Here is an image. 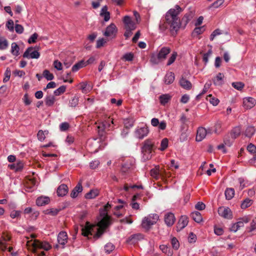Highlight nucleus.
<instances>
[{
    "label": "nucleus",
    "mask_w": 256,
    "mask_h": 256,
    "mask_svg": "<svg viewBox=\"0 0 256 256\" xmlns=\"http://www.w3.org/2000/svg\"><path fill=\"white\" fill-rule=\"evenodd\" d=\"M214 234L218 236H221L224 233V230L220 227H215L214 229Z\"/></svg>",
    "instance_id": "obj_63"
},
{
    "label": "nucleus",
    "mask_w": 256,
    "mask_h": 256,
    "mask_svg": "<svg viewBox=\"0 0 256 256\" xmlns=\"http://www.w3.org/2000/svg\"><path fill=\"white\" fill-rule=\"evenodd\" d=\"M110 122L112 124H113V120L109 118L107 120L103 122L100 124L98 126V134L101 137L103 136L104 130L110 127Z\"/></svg>",
    "instance_id": "obj_11"
},
{
    "label": "nucleus",
    "mask_w": 256,
    "mask_h": 256,
    "mask_svg": "<svg viewBox=\"0 0 256 256\" xmlns=\"http://www.w3.org/2000/svg\"><path fill=\"white\" fill-rule=\"evenodd\" d=\"M100 164V162L98 160H94L92 161L90 164V166L91 168L95 169Z\"/></svg>",
    "instance_id": "obj_64"
},
{
    "label": "nucleus",
    "mask_w": 256,
    "mask_h": 256,
    "mask_svg": "<svg viewBox=\"0 0 256 256\" xmlns=\"http://www.w3.org/2000/svg\"><path fill=\"white\" fill-rule=\"evenodd\" d=\"M176 218L172 212H168L164 216V222L168 226H170L174 224Z\"/></svg>",
    "instance_id": "obj_15"
},
{
    "label": "nucleus",
    "mask_w": 256,
    "mask_h": 256,
    "mask_svg": "<svg viewBox=\"0 0 256 256\" xmlns=\"http://www.w3.org/2000/svg\"><path fill=\"white\" fill-rule=\"evenodd\" d=\"M160 248L164 253H165L168 256H172V251L167 246L164 244L160 245Z\"/></svg>",
    "instance_id": "obj_38"
},
{
    "label": "nucleus",
    "mask_w": 256,
    "mask_h": 256,
    "mask_svg": "<svg viewBox=\"0 0 256 256\" xmlns=\"http://www.w3.org/2000/svg\"><path fill=\"white\" fill-rule=\"evenodd\" d=\"M241 132V128L240 126H236L230 132V136L232 140L238 137Z\"/></svg>",
    "instance_id": "obj_27"
},
{
    "label": "nucleus",
    "mask_w": 256,
    "mask_h": 256,
    "mask_svg": "<svg viewBox=\"0 0 256 256\" xmlns=\"http://www.w3.org/2000/svg\"><path fill=\"white\" fill-rule=\"evenodd\" d=\"M254 132H255L254 128V126H249L246 128V129L245 131L244 134L246 136L251 137L253 136Z\"/></svg>",
    "instance_id": "obj_40"
},
{
    "label": "nucleus",
    "mask_w": 256,
    "mask_h": 256,
    "mask_svg": "<svg viewBox=\"0 0 256 256\" xmlns=\"http://www.w3.org/2000/svg\"><path fill=\"white\" fill-rule=\"evenodd\" d=\"M66 90V86H62L59 87L56 90L54 91V94L56 96H60L62 94H63Z\"/></svg>",
    "instance_id": "obj_48"
},
{
    "label": "nucleus",
    "mask_w": 256,
    "mask_h": 256,
    "mask_svg": "<svg viewBox=\"0 0 256 256\" xmlns=\"http://www.w3.org/2000/svg\"><path fill=\"white\" fill-rule=\"evenodd\" d=\"M20 48L16 42H12L11 44V53L15 56L19 55Z\"/></svg>",
    "instance_id": "obj_34"
},
{
    "label": "nucleus",
    "mask_w": 256,
    "mask_h": 256,
    "mask_svg": "<svg viewBox=\"0 0 256 256\" xmlns=\"http://www.w3.org/2000/svg\"><path fill=\"white\" fill-rule=\"evenodd\" d=\"M192 218L196 222L199 223L202 221V218L198 212H194L191 214Z\"/></svg>",
    "instance_id": "obj_32"
},
{
    "label": "nucleus",
    "mask_w": 256,
    "mask_h": 256,
    "mask_svg": "<svg viewBox=\"0 0 256 256\" xmlns=\"http://www.w3.org/2000/svg\"><path fill=\"white\" fill-rule=\"evenodd\" d=\"M252 204V200L249 198H246L244 200L241 204V208L242 209L246 208L250 206Z\"/></svg>",
    "instance_id": "obj_41"
},
{
    "label": "nucleus",
    "mask_w": 256,
    "mask_h": 256,
    "mask_svg": "<svg viewBox=\"0 0 256 256\" xmlns=\"http://www.w3.org/2000/svg\"><path fill=\"white\" fill-rule=\"evenodd\" d=\"M171 244L173 248L178 250L179 248L180 244L176 238H173L171 240Z\"/></svg>",
    "instance_id": "obj_53"
},
{
    "label": "nucleus",
    "mask_w": 256,
    "mask_h": 256,
    "mask_svg": "<svg viewBox=\"0 0 256 256\" xmlns=\"http://www.w3.org/2000/svg\"><path fill=\"white\" fill-rule=\"evenodd\" d=\"M159 98L160 104L162 105H164L170 100L171 96L168 94H164L160 96Z\"/></svg>",
    "instance_id": "obj_35"
},
{
    "label": "nucleus",
    "mask_w": 256,
    "mask_h": 256,
    "mask_svg": "<svg viewBox=\"0 0 256 256\" xmlns=\"http://www.w3.org/2000/svg\"><path fill=\"white\" fill-rule=\"evenodd\" d=\"M232 86L239 90H242L244 87V84L242 82H234L232 83Z\"/></svg>",
    "instance_id": "obj_49"
},
{
    "label": "nucleus",
    "mask_w": 256,
    "mask_h": 256,
    "mask_svg": "<svg viewBox=\"0 0 256 256\" xmlns=\"http://www.w3.org/2000/svg\"><path fill=\"white\" fill-rule=\"evenodd\" d=\"M150 174V176L156 180L158 179L160 176H164L162 171L160 170L159 166H156L155 168L151 170Z\"/></svg>",
    "instance_id": "obj_18"
},
{
    "label": "nucleus",
    "mask_w": 256,
    "mask_h": 256,
    "mask_svg": "<svg viewBox=\"0 0 256 256\" xmlns=\"http://www.w3.org/2000/svg\"><path fill=\"white\" fill-rule=\"evenodd\" d=\"M168 138H164L162 140L160 143V147L159 148L162 151H164L165 150L168 146Z\"/></svg>",
    "instance_id": "obj_44"
},
{
    "label": "nucleus",
    "mask_w": 256,
    "mask_h": 256,
    "mask_svg": "<svg viewBox=\"0 0 256 256\" xmlns=\"http://www.w3.org/2000/svg\"><path fill=\"white\" fill-rule=\"evenodd\" d=\"M99 194V191L98 189H93L90 190L88 192L85 198L87 199H92L95 198Z\"/></svg>",
    "instance_id": "obj_28"
},
{
    "label": "nucleus",
    "mask_w": 256,
    "mask_h": 256,
    "mask_svg": "<svg viewBox=\"0 0 256 256\" xmlns=\"http://www.w3.org/2000/svg\"><path fill=\"white\" fill-rule=\"evenodd\" d=\"M85 66H86V64H85L84 62L82 60L76 64L74 66H73L72 67V71L74 72H76L80 68Z\"/></svg>",
    "instance_id": "obj_39"
},
{
    "label": "nucleus",
    "mask_w": 256,
    "mask_h": 256,
    "mask_svg": "<svg viewBox=\"0 0 256 256\" xmlns=\"http://www.w3.org/2000/svg\"><path fill=\"white\" fill-rule=\"evenodd\" d=\"M222 122L218 120L214 126V132L216 134H220L222 131Z\"/></svg>",
    "instance_id": "obj_45"
},
{
    "label": "nucleus",
    "mask_w": 256,
    "mask_h": 256,
    "mask_svg": "<svg viewBox=\"0 0 256 256\" xmlns=\"http://www.w3.org/2000/svg\"><path fill=\"white\" fill-rule=\"evenodd\" d=\"M176 56L177 52H174L168 60L167 65L170 66L175 61Z\"/></svg>",
    "instance_id": "obj_50"
},
{
    "label": "nucleus",
    "mask_w": 256,
    "mask_h": 256,
    "mask_svg": "<svg viewBox=\"0 0 256 256\" xmlns=\"http://www.w3.org/2000/svg\"><path fill=\"white\" fill-rule=\"evenodd\" d=\"M149 132L148 127L144 126L143 127H138L134 131V136L140 140L144 138L147 136Z\"/></svg>",
    "instance_id": "obj_9"
},
{
    "label": "nucleus",
    "mask_w": 256,
    "mask_h": 256,
    "mask_svg": "<svg viewBox=\"0 0 256 256\" xmlns=\"http://www.w3.org/2000/svg\"><path fill=\"white\" fill-rule=\"evenodd\" d=\"M15 30L17 33L20 34L24 32V28L22 25L16 24L15 26Z\"/></svg>",
    "instance_id": "obj_62"
},
{
    "label": "nucleus",
    "mask_w": 256,
    "mask_h": 256,
    "mask_svg": "<svg viewBox=\"0 0 256 256\" xmlns=\"http://www.w3.org/2000/svg\"><path fill=\"white\" fill-rule=\"evenodd\" d=\"M40 56L38 50H34L33 47L28 48L23 54V57L28 58H38Z\"/></svg>",
    "instance_id": "obj_10"
},
{
    "label": "nucleus",
    "mask_w": 256,
    "mask_h": 256,
    "mask_svg": "<svg viewBox=\"0 0 256 256\" xmlns=\"http://www.w3.org/2000/svg\"><path fill=\"white\" fill-rule=\"evenodd\" d=\"M54 66L58 70H60L62 69V64L58 60H55L53 63Z\"/></svg>",
    "instance_id": "obj_54"
},
{
    "label": "nucleus",
    "mask_w": 256,
    "mask_h": 256,
    "mask_svg": "<svg viewBox=\"0 0 256 256\" xmlns=\"http://www.w3.org/2000/svg\"><path fill=\"white\" fill-rule=\"evenodd\" d=\"M50 201V200L48 197L40 196L36 199V204L38 206H43L48 204Z\"/></svg>",
    "instance_id": "obj_24"
},
{
    "label": "nucleus",
    "mask_w": 256,
    "mask_h": 256,
    "mask_svg": "<svg viewBox=\"0 0 256 256\" xmlns=\"http://www.w3.org/2000/svg\"><path fill=\"white\" fill-rule=\"evenodd\" d=\"M123 22L126 30L124 36L127 39L132 36V32L136 28V24L135 22L132 20L130 17L128 16L124 17Z\"/></svg>",
    "instance_id": "obj_4"
},
{
    "label": "nucleus",
    "mask_w": 256,
    "mask_h": 256,
    "mask_svg": "<svg viewBox=\"0 0 256 256\" xmlns=\"http://www.w3.org/2000/svg\"><path fill=\"white\" fill-rule=\"evenodd\" d=\"M134 56L132 52H128L125 54L122 58V60L125 61H132L134 59Z\"/></svg>",
    "instance_id": "obj_43"
},
{
    "label": "nucleus",
    "mask_w": 256,
    "mask_h": 256,
    "mask_svg": "<svg viewBox=\"0 0 256 256\" xmlns=\"http://www.w3.org/2000/svg\"><path fill=\"white\" fill-rule=\"evenodd\" d=\"M250 219L247 216H244L243 218H240L238 220V221L233 224L230 230L232 232H237L240 228L243 227L244 226V224H247L249 222Z\"/></svg>",
    "instance_id": "obj_7"
},
{
    "label": "nucleus",
    "mask_w": 256,
    "mask_h": 256,
    "mask_svg": "<svg viewBox=\"0 0 256 256\" xmlns=\"http://www.w3.org/2000/svg\"><path fill=\"white\" fill-rule=\"evenodd\" d=\"M220 216L226 218H231L232 217V212L228 208L220 207L218 210Z\"/></svg>",
    "instance_id": "obj_13"
},
{
    "label": "nucleus",
    "mask_w": 256,
    "mask_h": 256,
    "mask_svg": "<svg viewBox=\"0 0 256 256\" xmlns=\"http://www.w3.org/2000/svg\"><path fill=\"white\" fill-rule=\"evenodd\" d=\"M210 86H211L210 82H206L204 86V87L202 92L198 96H202V94L206 92H208V90L210 88Z\"/></svg>",
    "instance_id": "obj_56"
},
{
    "label": "nucleus",
    "mask_w": 256,
    "mask_h": 256,
    "mask_svg": "<svg viewBox=\"0 0 256 256\" xmlns=\"http://www.w3.org/2000/svg\"><path fill=\"white\" fill-rule=\"evenodd\" d=\"M154 147V143L152 140H146L144 142L143 146L142 148V160L146 161L151 158Z\"/></svg>",
    "instance_id": "obj_3"
},
{
    "label": "nucleus",
    "mask_w": 256,
    "mask_h": 256,
    "mask_svg": "<svg viewBox=\"0 0 256 256\" xmlns=\"http://www.w3.org/2000/svg\"><path fill=\"white\" fill-rule=\"evenodd\" d=\"M100 220L97 225L90 224L88 222L82 228V234L89 238V236H94L98 238L104 233V229L110 224V216L108 215V211L104 208L100 212Z\"/></svg>",
    "instance_id": "obj_2"
},
{
    "label": "nucleus",
    "mask_w": 256,
    "mask_h": 256,
    "mask_svg": "<svg viewBox=\"0 0 256 256\" xmlns=\"http://www.w3.org/2000/svg\"><path fill=\"white\" fill-rule=\"evenodd\" d=\"M70 124L68 122H64L60 125V128L61 131H66L68 129Z\"/></svg>",
    "instance_id": "obj_55"
},
{
    "label": "nucleus",
    "mask_w": 256,
    "mask_h": 256,
    "mask_svg": "<svg viewBox=\"0 0 256 256\" xmlns=\"http://www.w3.org/2000/svg\"><path fill=\"white\" fill-rule=\"evenodd\" d=\"M180 86L184 89L190 90L192 88V84L188 80L184 78H182L179 82Z\"/></svg>",
    "instance_id": "obj_25"
},
{
    "label": "nucleus",
    "mask_w": 256,
    "mask_h": 256,
    "mask_svg": "<svg viewBox=\"0 0 256 256\" xmlns=\"http://www.w3.org/2000/svg\"><path fill=\"white\" fill-rule=\"evenodd\" d=\"M21 214L20 211L13 210L11 212L10 216L12 218H15L20 216Z\"/></svg>",
    "instance_id": "obj_58"
},
{
    "label": "nucleus",
    "mask_w": 256,
    "mask_h": 256,
    "mask_svg": "<svg viewBox=\"0 0 256 256\" xmlns=\"http://www.w3.org/2000/svg\"><path fill=\"white\" fill-rule=\"evenodd\" d=\"M44 101L46 106H52L54 104L56 101V98L54 96L48 95L45 98Z\"/></svg>",
    "instance_id": "obj_29"
},
{
    "label": "nucleus",
    "mask_w": 256,
    "mask_h": 256,
    "mask_svg": "<svg viewBox=\"0 0 256 256\" xmlns=\"http://www.w3.org/2000/svg\"><path fill=\"white\" fill-rule=\"evenodd\" d=\"M68 188L65 184H60L57 188V194L58 196H64L68 192Z\"/></svg>",
    "instance_id": "obj_19"
},
{
    "label": "nucleus",
    "mask_w": 256,
    "mask_h": 256,
    "mask_svg": "<svg viewBox=\"0 0 256 256\" xmlns=\"http://www.w3.org/2000/svg\"><path fill=\"white\" fill-rule=\"evenodd\" d=\"M234 195V190L232 188H228L225 191V196L227 200H231Z\"/></svg>",
    "instance_id": "obj_37"
},
{
    "label": "nucleus",
    "mask_w": 256,
    "mask_h": 256,
    "mask_svg": "<svg viewBox=\"0 0 256 256\" xmlns=\"http://www.w3.org/2000/svg\"><path fill=\"white\" fill-rule=\"evenodd\" d=\"M118 32L117 28L114 24H111L106 27L104 35L110 39L114 38Z\"/></svg>",
    "instance_id": "obj_8"
},
{
    "label": "nucleus",
    "mask_w": 256,
    "mask_h": 256,
    "mask_svg": "<svg viewBox=\"0 0 256 256\" xmlns=\"http://www.w3.org/2000/svg\"><path fill=\"white\" fill-rule=\"evenodd\" d=\"M58 242L59 244L64 246L68 242V236L66 232H60L58 236Z\"/></svg>",
    "instance_id": "obj_20"
},
{
    "label": "nucleus",
    "mask_w": 256,
    "mask_h": 256,
    "mask_svg": "<svg viewBox=\"0 0 256 256\" xmlns=\"http://www.w3.org/2000/svg\"><path fill=\"white\" fill-rule=\"evenodd\" d=\"M28 243L32 246L34 252H36L37 249H43L45 250H48L52 248V246L46 242H40L38 240H34V241H28Z\"/></svg>",
    "instance_id": "obj_6"
},
{
    "label": "nucleus",
    "mask_w": 256,
    "mask_h": 256,
    "mask_svg": "<svg viewBox=\"0 0 256 256\" xmlns=\"http://www.w3.org/2000/svg\"><path fill=\"white\" fill-rule=\"evenodd\" d=\"M82 191V180H80L76 186L74 188L70 193V196L72 198H76L78 194Z\"/></svg>",
    "instance_id": "obj_14"
},
{
    "label": "nucleus",
    "mask_w": 256,
    "mask_h": 256,
    "mask_svg": "<svg viewBox=\"0 0 256 256\" xmlns=\"http://www.w3.org/2000/svg\"><path fill=\"white\" fill-rule=\"evenodd\" d=\"M43 76L48 80H52L54 78L53 74L47 70H45L43 72Z\"/></svg>",
    "instance_id": "obj_42"
},
{
    "label": "nucleus",
    "mask_w": 256,
    "mask_h": 256,
    "mask_svg": "<svg viewBox=\"0 0 256 256\" xmlns=\"http://www.w3.org/2000/svg\"><path fill=\"white\" fill-rule=\"evenodd\" d=\"M256 104V100L254 98L248 97L243 99V106L246 110L252 108Z\"/></svg>",
    "instance_id": "obj_12"
},
{
    "label": "nucleus",
    "mask_w": 256,
    "mask_h": 256,
    "mask_svg": "<svg viewBox=\"0 0 256 256\" xmlns=\"http://www.w3.org/2000/svg\"><path fill=\"white\" fill-rule=\"evenodd\" d=\"M8 43L7 40L4 36H0V50H4L8 47Z\"/></svg>",
    "instance_id": "obj_36"
},
{
    "label": "nucleus",
    "mask_w": 256,
    "mask_h": 256,
    "mask_svg": "<svg viewBox=\"0 0 256 256\" xmlns=\"http://www.w3.org/2000/svg\"><path fill=\"white\" fill-rule=\"evenodd\" d=\"M196 236L193 232H190L188 238V242L190 243L194 242L196 241Z\"/></svg>",
    "instance_id": "obj_61"
},
{
    "label": "nucleus",
    "mask_w": 256,
    "mask_h": 256,
    "mask_svg": "<svg viewBox=\"0 0 256 256\" xmlns=\"http://www.w3.org/2000/svg\"><path fill=\"white\" fill-rule=\"evenodd\" d=\"M114 246L112 243H108L104 246V250L107 254L110 253L114 249Z\"/></svg>",
    "instance_id": "obj_46"
},
{
    "label": "nucleus",
    "mask_w": 256,
    "mask_h": 256,
    "mask_svg": "<svg viewBox=\"0 0 256 256\" xmlns=\"http://www.w3.org/2000/svg\"><path fill=\"white\" fill-rule=\"evenodd\" d=\"M247 150L250 152L252 154H254L256 152V146L252 144H250L248 146Z\"/></svg>",
    "instance_id": "obj_57"
},
{
    "label": "nucleus",
    "mask_w": 256,
    "mask_h": 256,
    "mask_svg": "<svg viewBox=\"0 0 256 256\" xmlns=\"http://www.w3.org/2000/svg\"><path fill=\"white\" fill-rule=\"evenodd\" d=\"M207 134L206 130L204 128H200L197 130V134L196 136V140L198 142L202 141L205 138Z\"/></svg>",
    "instance_id": "obj_17"
},
{
    "label": "nucleus",
    "mask_w": 256,
    "mask_h": 256,
    "mask_svg": "<svg viewBox=\"0 0 256 256\" xmlns=\"http://www.w3.org/2000/svg\"><path fill=\"white\" fill-rule=\"evenodd\" d=\"M78 98L74 97L70 100V106L75 107L76 106L78 105Z\"/></svg>",
    "instance_id": "obj_59"
},
{
    "label": "nucleus",
    "mask_w": 256,
    "mask_h": 256,
    "mask_svg": "<svg viewBox=\"0 0 256 256\" xmlns=\"http://www.w3.org/2000/svg\"><path fill=\"white\" fill-rule=\"evenodd\" d=\"M10 70L8 68H7L4 72V78L3 79V82H6L9 80L10 77Z\"/></svg>",
    "instance_id": "obj_51"
},
{
    "label": "nucleus",
    "mask_w": 256,
    "mask_h": 256,
    "mask_svg": "<svg viewBox=\"0 0 256 256\" xmlns=\"http://www.w3.org/2000/svg\"><path fill=\"white\" fill-rule=\"evenodd\" d=\"M170 52V48L168 47L162 48L158 54V58L163 60L166 59V56Z\"/></svg>",
    "instance_id": "obj_16"
},
{
    "label": "nucleus",
    "mask_w": 256,
    "mask_h": 256,
    "mask_svg": "<svg viewBox=\"0 0 256 256\" xmlns=\"http://www.w3.org/2000/svg\"><path fill=\"white\" fill-rule=\"evenodd\" d=\"M80 88L82 90L83 93H88L91 89L92 87L86 82H82L79 84Z\"/></svg>",
    "instance_id": "obj_30"
},
{
    "label": "nucleus",
    "mask_w": 256,
    "mask_h": 256,
    "mask_svg": "<svg viewBox=\"0 0 256 256\" xmlns=\"http://www.w3.org/2000/svg\"><path fill=\"white\" fill-rule=\"evenodd\" d=\"M23 163L20 160H16V164H9L8 167L12 170H14L15 171H20L23 168Z\"/></svg>",
    "instance_id": "obj_22"
},
{
    "label": "nucleus",
    "mask_w": 256,
    "mask_h": 256,
    "mask_svg": "<svg viewBox=\"0 0 256 256\" xmlns=\"http://www.w3.org/2000/svg\"><path fill=\"white\" fill-rule=\"evenodd\" d=\"M159 220V216L156 214H151L145 216L142 222V226L146 230H149L151 226L156 223Z\"/></svg>",
    "instance_id": "obj_5"
},
{
    "label": "nucleus",
    "mask_w": 256,
    "mask_h": 256,
    "mask_svg": "<svg viewBox=\"0 0 256 256\" xmlns=\"http://www.w3.org/2000/svg\"><path fill=\"white\" fill-rule=\"evenodd\" d=\"M195 208L198 210H202L205 208L206 205L202 202H198L196 204Z\"/></svg>",
    "instance_id": "obj_60"
},
{
    "label": "nucleus",
    "mask_w": 256,
    "mask_h": 256,
    "mask_svg": "<svg viewBox=\"0 0 256 256\" xmlns=\"http://www.w3.org/2000/svg\"><path fill=\"white\" fill-rule=\"evenodd\" d=\"M174 80V74L172 72H168L164 76V82L166 84H169L173 82Z\"/></svg>",
    "instance_id": "obj_26"
},
{
    "label": "nucleus",
    "mask_w": 256,
    "mask_h": 256,
    "mask_svg": "<svg viewBox=\"0 0 256 256\" xmlns=\"http://www.w3.org/2000/svg\"><path fill=\"white\" fill-rule=\"evenodd\" d=\"M206 100L207 101H208L212 106H216L220 102L219 100L212 96V94H209L207 96Z\"/></svg>",
    "instance_id": "obj_33"
},
{
    "label": "nucleus",
    "mask_w": 256,
    "mask_h": 256,
    "mask_svg": "<svg viewBox=\"0 0 256 256\" xmlns=\"http://www.w3.org/2000/svg\"><path fill=\"white\" fill-rule=\"evenodd\" d=\"M182 10L178 5H176L174 8L169 10L166 14L165 21H161L160 23V30L162 32L165 31L168 26L171 34L176 35L181 26L178 15Z\"/></svg>",
    "instance_id": "obj_1"
},
{
    "label": "nucleus",
    "mask_w": 256,
    "mask_h": 256,
    "mask_svg": "<svg viewBox=\"0 0 256 256\" xmlns=\"http://www.w3.org/2000/svg\"><path fill=\"white\" fill-rule=\"evenodd\" d=\"M124 124L126 128H129L134 126V120L132 118H126L124 121Z\"/></svg>",
    "instance_id": "obj_47"
},
{
    "label": "nucleus",
    "mask_w": 256,
    "mask_h": 256,
    "mask_svg": "<svg viewBox=\"0 0 256 256\" xmlns=\"http://www.w3.org/2000/svg\"><path fill=\"white\" fill-rule=\"evenodd\" d=\"M188 218L186 216H181L178 224V228L180 230L184 228L188 225Z\"/></svg>",
    "instance_id": "obj_23"
},
{
    "label": "nucleus",
    "mask_w": 256,
    "mask_h": 256,
    "mask_svg": "<svg viewBox=\"0 0 256 256\" xmlns=\"http://www.w3.org/2000/svg\"><path fill=\"white\" fill-rule=\"evenodd\" d=\"M224 75L222 73H218L214 80V84L220 86L223 82Z\"/></svg>",
    "instance_id": "obj_31"
},
{
    "label": "nucleus",
    "mask_w": 256,
    "mask_h": 256,
    "mask_svg": "<svg viewBox=\"0 0 256 256\" xmlns=\"http://www.w3.org/2000/svg\"><path fill=\"white\" fill-rule=\"evenodd\" d=\"M38 38V34L36 33H34L28 38V43L30 44L35 43Z\"/></svg>",
    "instance_id": "obj_52"
},
{
    "label": "nucleus",
    "mask_w": 256,
    "mask_h": 256,
    "mask_svg": "<svg viewBox=\"0 0 256 256\" xmlns=\"http://www.w3.org/2000/svg\"><path fill=\"white\" fill-rule=\"evenodd\" d=\"M228 138L229 136H226L224 138V144H220L218 146V148L220 150H222V152L224 154L226 152L224 146L226 145L230 146L232 144V142L228 140Z\"/></svg>",
    "instance_id": "obj_21"
}]
</instances>
